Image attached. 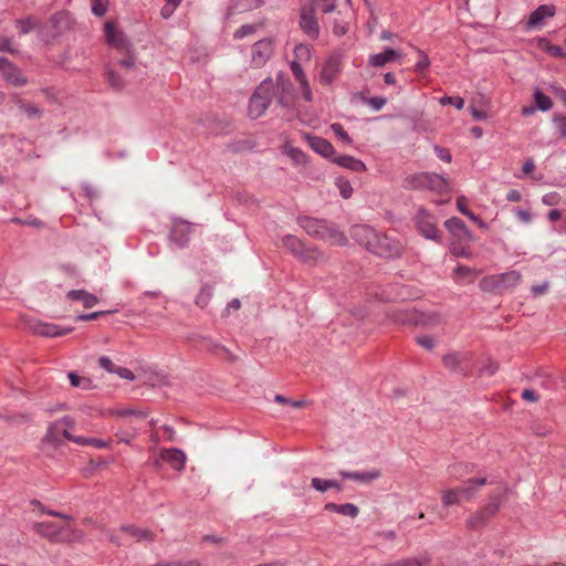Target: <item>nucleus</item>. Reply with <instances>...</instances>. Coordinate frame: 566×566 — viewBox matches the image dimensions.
I'll return each instance as SVG.
<instances>
[{
    "instance_id": "obj_1",
    "label": "nucleus",
    "mask_w": 566,
    "mask_h": 566,
    "mask_svg": "<svg viewBox=\"0 0 566 566\" xmlns=\"http://www.w3.org/2000/svg\"><path fill=\"white\" fill-rule=\"evenodd\" d=\"M352 235L360 244L366 245L373 253L384 258H392L400 253L401 244L394 238L376 232L366 226H356L352 230Z\"/></svg>"
},
{
    "instance_id": "obj_50",
    "label": "nucleus",
    "mask_w": 566,
    "mask_h": 566,
    "mask_svg": "<svg viewBox=\"0 0 566 566\" xmlns=\"http://www.w3.org/2000/svg\"><path fill=\"white\" fill-rule=\"evenodd\" d=\"M212 291L210 287H203L196 298V303L200 307H206L211 300Z\"/></svg>"
},
{
    "instance_id": "obj_57",
    "label": "nucleus",
    "mask_w": 566,
    "mask_h": 566,
    "mask_svg": "<svg viewBox=\"0 0 566 566\" xmlns=\"http://www.w3.org/2000/svg\"><path fill=\"white\" fill-rule=\"evenodd\" d=\"M331 129L342 140L346 142V143H350L352 142V139L349 138L348 134L344 130V128H343V126L340 124L334 123L331 126Z\"/></svg>"
},
{
    "instance_id": "obj_47",
    "label": "nucleus",
    "mask_w": 566,
    "mask_h": 566,
    "mask_svg": "<svg viewBox=\"0 0 566 566\" xmlns=\"http://www.w3.org/2000/svg\"><path fill=\"white\" fill-rule=\"evenodd\" d=\"M535 103L537 107L542 111H548L552 108V101L548 96L543 94L542 92L535 93Z\"/></svg>"
},
{
    "instance_id": "obj_29",
    "label": "nucleus",
    "mask_w": 566,
    "mask_h": 566,
    "mask_svg": "<svg viewBox=\"0 0 566 566\" xmlns=\"http://www.w3.org/2000/svg\"><path fill=\"white\" fill-rule=\"evenodd\" d=\"M333 163L337 164L340 167L350 169L353 171L366 170V165L361 160L347 155L334 157Z\"/></svg>"
},
{
    "instance_id": "obj_52",
    "label": "nucleus",
    "mask_w": 566,
    "mask_h": 566,
    "mask_svg": "<svg viewBox=\"0 0 566 566\" xmlns=\"http://www.w3.org/2000/svg\"><path fill=\"white\" fill-rule=\"evenodd\" d=\"M416 342L419 346L426 349H432L436 346V339L430 335H420L416 337Z\"/></svg>"
},
{
    "instance_id": "obj_62",
    "label": "nucleus",
    "mask_w": 566,
    "mask_h": 566,
    "mask_svg": "<svg viewBox=\"0 0 566 566\" xmlns=\"http://www.w3.org/2000/svg\"><path fill=\"white\" fill-rule=\"evenodd\" d=\"M434 153L440 160H443L446 163H450L452 159L450 151L446 148L436 146Z\"/></svg>"
},
{
    "instance_id": "obj_34",
    "label": "nucleus",
    "mask_w": 566,
    "mask_h": 566,
    "mask_svg": "<svg viewBox=\"0 0 566 566\" xmlns=\"http://www.w3.org/2000/svg\"><path fill=\"white\" fill-rule=\"evenodd\" d=\"M429 172L415 174L406 178L405 185L409 189H427Z\"/></svg>"
},
{
    "instance_id": "obj_16",
    "label": "nucleus",
    "mask_w": 566,
    "mask_h": 566,
    "mask_svg": "<svg viewBox=\"0 0 566 566\" xmlns=\"http://www.w3.org/2000/svg\"><path fill=\"white\" fill-rule=\"evenodd\" d=\"M444 226L459 241H470L472 239L471 232L459 218L453 217L447 220Z\"/></svg>"
},
{
    "instance_id": "obj_44",
    "label": "nucleus",
    "mask_w": 566,
    "mask_h": 566,
    "mask_svg": "<svg viewBox=\"0 0 566 566\" xmlns=\"http://www.w3.org/2000/svg\"><path fill=\"white\" fill-rule=\"evenodd\" d=\"M542 50L546 51L548 54L555 57H566V53L560 46L553 45L546 41H542L541 43Z\"/></svg>"
},
{
    "instance_id": "obj_51",
    "label": "nucleus",
    "mask_w": 566,
    "mask_h": 566,
    "mask_svg": "<svg viewBox=\"0 0 566 566\" xmlns=\"http://www.w3.org/2000/svg\"><path fill=\"white\" fill-rule=\"evenodd\" d=\"M75 426H76V421L71 416H65L61 419L55 420V428L64 427L65 430H67L70 432H73V430L75 429Z\"/></svg>"
},
{
    "instance_id": "obj_9",
    "label": "nucleus",
    "mask_w": 566,
    "mask_h": 566,
    "mask_svg": "<svg viewBox=\"0 0 566 566\" xmlns=\"http://www.w3.org/2000/svg\"><path fill=\"white\" fill-rule=\"evenodd\" d=\"M416 224L418 228V231L423 235L426 239L433 240L439 242L441 239V233L437 229V223L434 220V217L427 211L426 209H419L418 213L416 216Z\"/></svg>"
},
{
    "instance_id": "obj_26",
    "label": "nucleus",
    "mask_w": 566,
    "mask_h": 566,
    "mask_svg": "<svg viewBox=\"0 0 566 566\" xmlns=\"http://www.w3.org/2000/svg\"><path fill=\"white\" fill-rule=\"evenodd\" d=\"M191 232V226L187 222H177L175 223L170 239L176 242L179 247H184L189 240V234Z\"/></svg>"
},
{
    "instance_id": "obj_14",
    "label": "nucleus",
    "mask_w": 566,
    "mask_h": 566,
    "mask_svg": "<svg viewBox=\"0 0 566 566\" xmlns=\"http://www.w3.org/2000/svg\"><path fill=\"white\" fill-rule=\"evenodd\" d=\"M342 71V62L337 55H331L322 66L319 73V83L322 85L332 84Z\"/></svg>"
},
{
    "instance_id": "obj_37",
    "label": "nucleus",
    "mask_w": 566,
    "mask_h": 566,
    "mask_svg": "<svg viewBox=\"0 0 566 566\" xmlns=\"http://www.w3.org/2000/svg\"><path fill=\"white\" fill-rule=\"evenodd\" d=\"M17 106L29 118H40L43 114L42 109L36 105L27 102L24 99H17Z\"/></svg>"
},
{
    "instance_id": "obj_23",
    "label": "nucleus",
    "mask_w": 566,
    "mask_h": 566,
    "mask_svg": "<svg viewBox=\"0 0 566 566\" xmlns=\"http://www.w3.org/2000/svg\"><path fill=\"white\" fill-rule=\"evenodd\" d=\"M306 138L311 148L317 154L325 158H331L334 155L335 149L328 140L317 136H307Z\"/></svg>"
},
{
    "instance_id": "obj_43",
    "label": "nucleus",
    "mask_w": 566,
    "mask_h": 566,
    "mask_svg": "<svg viewBox=\"0 0 566 566\" xmlns=\"http://www.w3.org/2000/svg\"><path fill=\"white\" fill-rule=\"evenodd\" d=\"M336 186L339 190V193L340 196L344 198V199H348L352 197L353 195V187L350 185V182L346 179H343V178H338L336 180Z\"/></svg>"
},
{
    "instance_id": "obj_13",
    "label": "nucleus",
    "mask_w": 566,
    "mask_h": 566,
    "mask_svg": "<svg viewBox=\"0 0 566 566\" xmlns=\"http://www.w3.org/2000/svg\"><path fill=\"white\" fill-rule=\"evenodd\" d=\"M0 73L3 80L13 86H24L28 83L21 70L6 57H0Z\"/></svg>"
},
{
    "instance_id": "obj_20",
    "label": "nucleus",
    "mask_w": 566,
    "mask_h": 566,
    "mask_svg": "<svg viewBox=\"0 0 566 566\" xmlns=\"http://www.w3.org/2000/svg\"><path fill=\"white\" fill-rule=\"evenodd\" d=\"M63 528V526H57L53 522H40L34 525V530L38 534L51 541H61Z\"/></svg>"
},
{
    "instance_id": "obj_22",
    "label": "nucleus",
    "mask_w": 566,
    "mask_h": 566,
    "mask_svg": "<svg viewBox=\"0 0 566 566\" xmlns=\"http://www.w3.org/2000/svg\"><path fill=\"white\" fill-rule=\"evenodd\" d=\"M160 457L175 470L181 471L185 467L186 454L179 449H164L160 453Z\"/></svg>"
},
{
    "instance_id": "obj_8",
    "label": "nucleus",
    "mask_w": 566,
    "mask_h": 566,
    "mask_svg": "<svg viewBox=\"0 0 566 566\" xmlns=\"http://www.w3.org/2000/svg\"><path fill=\"white\" fill-rule=\"evenodd\" d=\"M111 542L119 545H126L128 541L133 539L136 542L151 541L153 536L148 530L136 528L133 526H122L118 532L108 533Z\"/></svg>"
},
{
    "instance_id": "obj_4",
    "label": "nucleus",
    "mask_w": 566,
    "mask_h": 566,
    "mask_svg": "<svg viewBox=\"0 0 566 566\" xmlns=\"http://www.w3.org/2000/svg\"><path fill=\"white\" fill-rule=\"evenodd\" d=\"M273 90L274 86L271 80H265L258 86L249 104L251 117L258 118L264 114L271 103Z\"/></svg>"
},
{
    "instance_id": "obj_54",
    "label": "nucleus",
    "mask_w": 566,
    "mask_h": 566,
    "mask_svg": "<svg viewBox=\"0 0 566 566\" xmlns=\"http://www.w3.org/2000/svg\"><path fill=\"white\" fill-rule=\"evenodd\" d=\"M420 56V60L415 65V69L419 73H423L424 70H427L430 65V60L428 55H426L421 50H417Z\"/></svg>"
},
{
    "instance_id": "obj_33",
    "label": "nucleus",
    "mask_w": 566,
    "mask_h": 566,
    "mask_svg": "<svg viewBox=\"0 0 566 566\" xmlns=\"http://www.w3.org/2000/svg\"><path fill=\"white\" fill-rule=\"evenodd\" d=\"M281 96L279 103L283 107H291L294 103V95L292 94V83L290 81L281 80L280 82Z\"/></svg>"
},
{
    "instance_id": "obj_18",
    "label": "nucleus",
    "mask_w": 566,
    "mask_h": 566,
    "mask_svg": "<svg viewBox=\"0 0 566 566\" xmlns=\"http://www.w3.org/2000/svg\"><path fill=\"white\" fill-rule=\"evenodd\" d=\"M326 223L327 222L324 220L310 217H302L298 219V224L306 231V233L317 239H321Z\"/></svg>"
},
{
    "instance_id": "obj_11",
    "label": "nucleus",
    "mask_w": 566,
    "mask_h": 566,
    "mask_svg": "<svg viewBox=\"0 0 566 566\" xmlns=\"http://www.w3.org/2000/svg\"><path fill=\"white\" fill-rule=\"evenodd\" d=\"M300 27L312 39H317L319 35V24L315 17L314 6H304L301 9Z\"/></svg>"
},
{
    "instance_id": "obj_15",
    "label": "nucleus",
    "mask_w": 566,
    "mask_h": 566,
    "mask_svg": "<svg viewBox=\"0 0 566 566\" xmlns=\"http://www.w3.org/2000/svg\"><path fill=\"white\" fill-rule=\"evenodd\" d=\"M30 329L40 336L44 337H57L70 334L73 331V327H61L55 324L44 323L41 321H35L30 323Z\"/></svg>"
},
{
    "instance_id": "obj_40",
    "label": "nucleus",
    "mask_w": 566,
    "mask_h": 566,
    "mask_svg": "<svg viewBox=\"0 0 566 566\" xmlns=\"http://www.w3.org/2000/svg\"><path fill=\"white\" fill-rule=\"evenodd\" d=\"M261 27L262 23L243 24L234 32L233 36L235 40H241L254 34Z\"/></svg>"
},
{
    "instance_id": "obj_7",
    "label": "nucleus",
    "mask_w": 566,
    "mask_h": 566,
    "mask_svg": "<svg viewBox=\"0 0 566 566\" xmlns=\"http://www.w3.org/2000/svg\"><path fill=\"white\" fill-rule=\"evenodd\" d=\"M397 321L403 324H411L423 327H434L441 324L442 317L436 312H418L407 311L401 316L397 317Z\"/></svg>"
},
{
    "instance_id": "obj_48",
    "label": "nucleus",
    "mask_w": 566,
    "mask_h": 566,
    "mask_svg": "<svg viewBox=\"0 0 566 566\" xmlns=\"http://www.w3.org/2000/svg\"><path fill=\"white\" fill-rule=\"evenodd\" d=\"M180 3L181 0H166V4L161 8L160 11L163 18L168 19L171 17Z\"/></svg>"
},
{
    "instance_id": "obj_39",
    "label": "nucleus",
    "mask_w": 566,
    "mask_h": 566,
    "mask_svg": "<svg viewBox=\"0 0 566 566\" xmlns=\"http://www.w3.org/2000/svg\"><path fill=\"white\" fill-rule=\"evenodd\" d=\"M488 522L489 521L484 517L480 510H478L467 518L465 526L469 530H479L486 525Z\"/></svg>"
},
{
    "instance_id": "obj_55",
    "label": "nucleus",
    "mask_w": 566,
    "mask_h": 566,
    "mask_svg": "<svg viewBox=\"0 0 566 566\" xmlns=\"http://www.w3.org/2000/svg\"><path fill=\"white\" fill-rule=\"evenodd\" d=\"M98 365L101 368L107 370L108 373H113L115 374L116 373V369L118 368V366H116L111 358L106 357V356H102L99 359H98Z\"/></svg>"
},
{
    "instance_id": "obj_5",
    "label": "nucleus",
    "mask_w": 566,
    "mask_h": 566,
    "mask_svg": "<svg viewBox=\"0 0 566 566\" xmlns=\"http://www.w3.org/2000/svg\"><path fill=\"white\" fill-rule=\"evenodd\" d=\"M521 281V274L517 271H510L506 273L484 277L480 282V287L483 291H503L516 286Z\"/></svg>"
},
{
    "instance_id": "obj_64",
    "label": "nucleus",
    "mask_w": 566,
    "mask_h": 566,
    "mask_svg": "<svg viewBox=\"0 0 566 566\" xmlns=\"http://www.w3.org/2000/svg\"><path fill=\"white\" fill-rule=\"evenodd\" d=\"M554 122L562 135H566V116H556Z\"/></svg>"
},
{
    "instance_id": "obj_56",
    "label": "nucleus",
    "mask_w": 566,
    "mask_h": 566,
    "mask_svg": "<svg viewBox=\"0 0 566 566\" xmlns=\"http://www.w3.org/2000/svg\"><path fill=\"white\" fill-rule=\"evenodd\" d=\"M440 103L442 105H447V104L454 105L458 109H462L463 106H464V99L462 97H459V96H455V97H450V96L442 97Z\"/></svg>"
},
{
    "instance_id": "obj_28",
    "label": "nucleus",
    "mask_w": 566,
    "mask_h": 566,
    "mask_svg": "<svg viewBox=\"0 0 566 566\" xmlns=\"http://www.w3.org/2000/svg\"><path fill=\"white\" fill-rule=\"evenodd\" d=\"M555 14V8L553 6H539L528 19V27L535 28L539 25L545 18H551Z\"/></svg>"
},
{
    "instance_id": "obj_42",
    "label": "nucleus",
    "mask_w": 566,
    "mask_h": 566,
    "mask_svg": "<svg viewBox=\"0 0 566 566\" xmlns=\"http://www.w3.org/2000/svg\"><path fill=\"white\" fill-rule=\"evenodd\" d=\"M120 53L124 56L122 59H118L117 63L126 70L134 67L135 62H136V55H135L133 46L129 49L128 52H120Z\"/></svg>"
},
{
    "instance_id": "obj_46",
    "label": "nucleus",
    "mask_w": 566,
    "mask_h": 566,
    "mask_svg": "<svg viewBox=\"0 0 566 566\" xmlns=\"http://www.w3.org/2000/svg\"><path fill=\"white\" fill-rule=\"evenodd\" d=\"M312 6H314L315 10L319 9L321 11L328 13L334 11L336 8V0H314Z\"/></svg>"
},
{
    "instance_id": "obj_19",
    "label": "nucleus",
    "mask_w": 566,
    "mask_h": 566,
    "mask_svg": "<svg viewBox=\"0 0 566 566\" xmlns=\"http://www.w3.org/2000/svg\"><path fill=\"white\" fill-rule=\"evenodd\" d=\"M297 259L306 264L316 265L327 262L328 256L317 248L304 245Z\"/></svg>"
},
{
    "instance_id": "obj_45",
    "label": "nucleus",
    "mask_w": 566,
    "mask_h": 566,
    "mask_svg": "<svg viewBox=\"0 0 566 566\" xmlns=\"http://www.w3.org/2000/svg\"><path fill=\"white\" fill-rule=\"evenodd\" d=\"M92 12L96 17H103L108 9V0H91Z\"/></svg>"
},
{
    "instance_id": "obj_36",
    "label": "nucleus",
    "mask_w": 566,
    "mask_h": 566,
    "mask_svg": "<svg viewBox=\"0 0 566 566\" xmlns=\"http://www.w3.org/2000/svg\"><path fill=\"white\" fill-rule=\"evenodd\" d=\"M284 154H286L291 158L295 166H304L307 164V156L300 148L293 147L291 145H285Z\"/></svg>"
},
{
    "instance_id": "obj_31",
    "label": "nucleus",
    "mask_w": 566,
    "mask_h": 566,
    "mask_svg": "<svg viewBox=\"0 0 566 566\" xmlns=\"http://www.w3.org/2000/svg\"><path fill=\"white\" fill-rule=\"evenodd\" d=\"M503 499H504V494L493 495L491 497V501L480 509V512L484 515V517L488 521L493 518L496 515V513L500 511V509L502 506Z\"/></svg>"
},
{
    "instance_id": "obj_2",
    "label": "nucleus",
    "mask_w": 566,
    "mask_h": 566,
    "mask_svg": "<svg viewBox=\"0 0 566 566\" xmlns=\"http://www.w3.org/2000/svg\"><path fill=\"white\" fill-rule=\"evenodd\" d=\"M486 484L485 478L470 479L464 485L441 492V502L443 506L459 505L463 502H470L474 499L480 488Z\"/></svg>"
},
{
    "instance_id": "obj_38",
    "label": "nucleus",
    "mask_w": 566,
    "mask_h": 566,
    "mask_svg": "<svg viewBox=\"0 0 566 566\" xmlns=\"http://www.w3.org/2000/svg\"><path fill=\"white\" fill-rule=\"evenodd\" d=\"M282 245L286 248L291 253H293L296 258L300 255L301 251L304 248V243L294 235H285L282 239Z\"/></svg>"
},
{
    "instance_id": "obj_3",
    "label": "nucleus",
    "mask_w": 566,
    "mask_h": 566,
    "mask_svg": "<svg viewBox=\"0 0 566 566\" xmlns=\"http://www.w3.org/2000/svg\"><path fill=\"white\" fill-rule=\"evenodd\" d=\"M62 438L74 442L77 446H90L95 449H107L109 447L108 441L98 438L74 434L73 432L65 430L64 427H59V429L57 427L55 428V421L52 422L48 428L46 439L54 443H61Z\"/></svg>"
},
{
    "instance_id": "obj_41",
    "label": "nucleus",
    "mask_w": 566,
    "mask_h": 566,
    "mask_svg": "<svg viewBox=\"0 0 566 566\" xmlns=\"http://www.w3.org/2000/svg\"><path fill=\"white\" fill-rule=\"evenodd\" d=\"M106 81L107 83L116 90H120L124 87L125 82L124 80L112 69H106Z\"/></svg>"
},
{
    "instance_id": "obj_32",
    "label": "nucleus",
    "mask_w": 566,
    "mask_h": 566,
    "mask_svg": "<svg viewBox=\"0 0 566 566\" xmlns=\"http://www.w3.org/2000/svg\"><path fill=\"white\" fill-rule=\"evenodd\" d=\"M478 272L464 265H459L454 270V280L460 284H469L475 281Z\"/></svg>"
},
{
    "instance_id": "obj_10",
    "label": "nucleus",
    "mask_w": 566,
    "mask_h": 566,
    "mask_svg": "<svg viewBox=\"0 0 566 566\" xmlns=\"http://www.w3.org/2000/svg\"><path fill=\"white\" fill-rule=\"evenodd\" d=\"M472 355L470 353H449L442 357L443 366L459 374H468Z\"/></svg>"
},
{
    "instance_id": "obj_25",
    "label": "nucleus",
    "mask_w": 566,
    "mask_h": 566,
    "mask_svg": "<svg viewBox=\"0 0 566 566\" xmlns=\"http://www.w3.org/2000/svg\"><path fill=\"white\" fill-rule=\"evenodd\" d=\"M321 240L326 241L333 245H345L347 238L333 224L326 223Z\"/></svg>"
},
{
    "instance_id": "obj_53",
    "label": "nucleus",
    "mask_w": 566,
    "mask_h": 566,
    "mask_svg": "<svg viewBox=\"0 0 566 566\" xmlns=\"http://www.w3.org/2000/svg\"><path fill=\"white\" fill-rule=\"evenodd\" d=\"M359 513L358 507L355 504L346 503L340 504V510H338V514L356 517Z\"/></svg>"
},
{
    "instance_id": "obj_24",
    "label": "nucleus",
    "mask_w": 566,
    "mask_h": 566,
    "mask_svg": "<svg viewBox=\"0 0 566 566\" xmlns=\"http://www.w3.org/2000/svg\"><path fill=\"white\" fill-rule=\"evenodd\" d=\"M401 54L394 49H386L381 53L373 54L368 59V64L375 67H381L385 64L399 59Z\"/></svg>"
},
{
    "instance_id": "obj_63",
    "label": "nucleus",
    "mask_w": 566,
    "mask_h": 566,
    "mask_svg": "<svg viewBox=\"0 0 566 566\" xmlns=\"http://www.w3.org/2000/svg\"><path fill=\"white\" fill-rule=\"evenodd\" d=\"M17 27L21 33L25 34L34 29V23L31 20H21L18 21Z\"/></svg>"
},
{
    "instance_id": "obj_12",
    "label": "nucleus",
    "mask_w": 566,
    "mask_h": 566,
    "mask_svg": "<svg viewBox=\"0 0 566 566\" xmlns=\"http://www.w3.org/2000/svg\"><path fill=\"white\" fill-rule=\"evenodd\" d=\"M274 50L271 39H263L254 43L251 52V62L255 67H262L271 57Z\"/></svg>"
},
{
    "instance_id": "obj_30",
    "label": "nucleus",
    "mask_w": 566,
    "mask_h": 566,
    "mask_svg": "<svg viewBox=\"0 0 566 566\" xmlns=\"http://www.w3.org/2000/svg\"><path fill=\"white\" fill-rule=\"evenodd\" d=\"M427 189L436 191L440 195L448 193L450 191L448 181L438 174L428 175Z\"/></svg>"
},
{
    "instance_id": "obj_27",
    "label": "nucleus",
    "mask_w": 566,
    "mask_h": 566,
    "mask_svg": "<svg viewBox=\"0 0 566 566\" xmlns=\"http://www.w3.org/2000/svg\"><path fill=\"white\" fill-rule=\"evenodd\" d=\"M69 300L73 302H82L85 308H92L98 303L97 296L84 290H73L67 293Z\"/></svg>"
},
{
    "instance_id": "obj_35",
    "label": "nucleus",
    "mask_w": 566,
    "mask_h": 566,
    "mask_svg": "<svg viewBox=\"0 0 566 566\" xmlns=\"http://www.w3.org/2000/svg\"><path fill=\"white\" fill-rule=\"evenodd\" d=\"M311 485L318 492H326L331 489H336L337 491H342V485L335 480H326L319 478H313L311 480Z\"/></svg>"
},
{
    "instance_id": "obj_17",
    "label": "nucleus",
    "mask_w": 566,
    "mask_h": 566,
    "mask_svg": "<svg viewBox=\"0 0 566 566\" xmlns=\"http://www.w3.org/2000/svg\"><path fill=\"white\" fill-rule=\"evenodd\" d=\"M261 6V0H233L227 9L226 17L229 19L238 13L255 10Z\"/></svg>"
},
{
    "instance_id": "obj_59",
    "label": "nucleus",
    "mask_w": 566,
    "mask_h": 566,
    "mask_svg": "<svg viewBox=\"0 0 566 566\" xmlns=\"http://www.w3.org/2000/svg\"><path fill=\"white\" fill-rule=\"evenodd\" d=\"M462 242L463 241H459V243H452L451 251L452 254H454L455 256L467 258L469 256L470 253L468 251V248L462 245Z\"/></svg>"
},
{
    "instance_id": "obj_6",
    "label": "nucleus",
    "mask_w": 566,
    "mask_h": 566,
    "mask_svg": "<svg viewBox=\"0 0 566 566\" xmlns=\"http://www.w3.org/2000/svg\"><path fill=\"white\" fill-rule=\"evenodd\" d=\"M105 41L107 45L119 52H128L133 46L126 34L113 21H106L104 24Z\"/></svg>"
},
{
    "instance_id": "obj_61",
    "label": "nucleus",
    "mask_w": 566,
    "mask_h": 566,
    "mask_svg": "<svg viewBox=\"0 0 566 566\" xmlns=\"http://www.w3.org/2000/svg\"><path fill=\"white\" fill-rule=\"evenodd\" d=\"M0 51L14 54L17 51L12 46L11 40L0 34Z\"/></svg>"
},
{
    "instance_id": "obj_60",
    "label": "nucleus",
    "mask_w": 566,
    "mask_h": 566,
    "mask_svg": "<svg viewBox=\"0 0 566 566\" xmlns=\"http://www.w3.org/2000/svg\"><path fill=\"white\" fill-rule=\"evenodd\" d=\"M348 31V24L344 21L336 20L334 22L333 33L337 36L346 34Z\"/></svg>"
},
{
    "instance_id": "obj_49",
    "label": "nucleus",
    "mask_w": 566,
    "mask_h": 566,
    "mask_svg": "<svg viewBox=\"0 0 566 566\" xmlns=\"http://www.w3.org/2000/svg\"><path fill=\"white\" fill-rule=\"evenodd\" d=\"M429 563V559L426 557L421 558H405L395 563L394 566H424Z\"/></svg>"
},
{
    "instance_id": "obj_21",
    "label": "nucleus",
    "mask_w": 566,
    "mask_h": 566,
    "mask_svg": "<svg viewBox=\"0 0 566 566\" xmlns=\"http://www.w3.org/2000/svg\"><path fill=\"white\" fill-rule=\"evenodd\" d=\"M338 474L345 479H349V480H354L359 483L367 484V483H370L371 481L380 478L381 472L378 469H373L369 471H361V472L360 471H355V472L339 471Z\"/></svg>"
},
{
    "instance_id": "obj_58",
    "label": "nucleus",
    "mask_w": 566,
    "mask_h": 566,
    "mask_svg": "<svg viewBox=\"0 0 566 566\" xmlns=\"http://www.w3.org/2000/svg\"><path fill=\"white\" fill-rule=\"evenodd\" d=\"M291 71L300 84L303 83V81H307L300 63L293 62L291 64Z\"/></svg>"
}]
</instances>
